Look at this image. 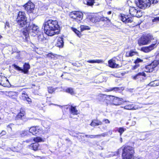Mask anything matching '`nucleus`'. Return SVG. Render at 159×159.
Returning a JSON list of instances; mask_svg holds the SVG:
<instances>
[{"label": "nucleus", "instance_id": "47", "mask_svg": "<svg viewBox=\"0 0 159 159\" xmlns=\"http://www.w3.org/2000/svg\"><path fill=\"white\" fill-rule=\"evenodd\" d=\"M7 27L8 28L10 27V25L9 23L8 22H6V23L5 24V28L6 29Z\"/></svg>", "mask_w": 159, "mask_h": 159}, {"label": "nucleus", "instance_id": "48", "mask_svg": "<svg viewBox=\"0 0 159 159\" xmlns=\"http://www.w3.org/2000/svg\"><path fill=\"white\" fill-rule=\"evenodd\" d=\"M139 66V65L138 64H135V66H134L133 67V69H135Z\"/></svg>", "mask_w": 159, "mask_h": 159}, {"label": "nucleus", "instance_id": "44", "mask_svg": "<svg viewBox=\"0 0 159 159\" xmlns=\"http://www.w3.org/2000/svg\"><path fill=\"white\" fill-rule=\"evenodd\" d=\"M143 61V60L139 58H137L134 61L135 64H138L139 62H141Z\"/></svg>", "mask_w": 159, "mask_h": 159}, {"label": "nucleus", "instance_id": "11", "mask_svg": "<svg viewBox=\"0 0 159 159\" xmlns=\"http://www.w3.org/2000/svg\"><path fill=\"white\" fill-rule=\"evenodd\" d=\"M24 7L28 13L33 12L34 8V5L31 2H29L24 6Z\"/></svg>", "mask_w": 159, "mask_h": 159}, {"label": "nucleus", "instance_id": "20", "mask_svg": "<svg viewBox=\"0 0 159 159\" xmlns=\"http://www.w3.org/2000/svg\"><path fill=\"white\" fill-rule=\"evenodd\" d=\"M137 54L138 53L137 52L131 50L130 51L126 52L125 56L126 57H131Z\"/></svg>", "mask_w": 159, "mask_h": 159}, {"label": "nucleus", "instance_id": "28", "mask_svg": "<svg viewBox=\"0 0 159 159\" xmlns=\"http://www.w3.org/2000/svg\"><path fill=\"white\" fill-rule=\"evenodd\" d=\"M94 0H85L84 3L89 6H92L93 5Z\"/></svg>", "mask_w": 159, "mask_h": 159}, {"label": "nucleus", "instance_id": "50", "mask_svg": "<svg viewBox=\"0 0 159 159\" xmlns=\"http://www.w3.org/2000/svg\"><path fill=\"white\" fill-rule=\"evenodd\" d=\"M139 66V65L138 64H135V66H134L133 67V69H135Z\"/></svg>", "mask_w": 159, "mask_h": 159}, {"label": "nucleus", "instance_id": "21", "mask_svg": "<svg viewBox=\"0 0 159 159\" xmlns=\"http://www.w3.org/2000/svg\"><path fill=\"white\" fill-rule=\"evenodd\" d=\"M107 134H108L107 133H104L101 134H98L97 135H90L89 136L88 138H90L91 139H94L95 138H96L100 137L102 136L104 137L106 136H107Z\"/></svg>", "mask_w": 159, "mask_h": 159}, {"label": "nucleus", "instance_id": "29", "mask_svg": "<svg viewBox=\"0 0 159 159\" xmlns=\"http://www.w3.org/2000/svg\"><path fill=\"white\" fill-rule=\"evenodd\" d=\"M121 88L114 87L110 88L109 89H106V91L109 92L113 91L115 92H118L121 89Z\"/></svg>", "mask_w": 159, "mask_h": 159}, {"label": "nucleus", "instance_id": "60", "mask_svg": "<svg viewBox=\"0 0 159 159\" xmlns=\"http://www.w3.org/2000/svg\"><path fill=\"white\" fill-rule=\"evenodd\" d=\"M63 75H61V76H63Z\"/></svg>", "mask_w": 159, "mask_h": 159}, {"label": "nucleus", "instance_id": "56", "mask_svg": "<svg viewBox=\"0 0 159 159\" xmlns=\"http://www.w3.org/2000/svg\"><path fill=\"white\" fill-rule=\"evenodd\" d=\"M120 142H121H121H122V138H120Z\"/></svg>", "mask_w": 159, "mask_h": 159}, {"label": "nucleus", "instance_id": "9", "mask_svg": "<svg viewBox=\"0 0 159 159\" xmlns=\"http://www.w3.org/2000/svg\"><path fill=\"white\" fill-rule=\"evenodd\" d=\"M130 14L133 16H136L137 17H140L142 16V13L140 10L138 9H136L134 7H130L129 9Z\"/></svg>", "mask_w": 159, "mask_h": 159}, {"label": "nucleus", "instance_id": "41", "mask_svg": "<svg viewBox=\"0 0 159 159\" xmlns=\"http://www.w3.org/2000/svg\"><path fill=\"white\" fill-rule=\"evenodd\" d=\"M124 108L125 109L127 110H132L135 109L134 108V107H133L132 105H127L125 106Z\"/></svg>", "mask_w": 159, "mask_h": 159}, {"label": "nucleus", "instance_id": "23", "mask_svg": "<svg viewBox=\"0 0 159 159\" xmlns=\"http://www.w3.org/2000/svg\"><path fill=\"white\" fill-rule=\"evenodd\" d=\"M39 144L37 143H34L31 144L30 146V148L31 149L36 151L38 150Z\"/></svg>", "mask_w": 159, "mask_h": 159}, {"label": "nucleus", "instance_id": "39", "mask_svg": "<svg viewBox=\"0 0 159 159\" xmlns=\"http://www.w3.org/2000/svg\"><path fill=\"white\" fill-rule=\"evenodd\" d=\"M20 134L21 137H23L26 135L28 134V133L27 131L23 130L22 131H20Z\"/></svg>", "mask_w": 159, "mask_h": 159}, {"label": "nucleus", "instance_id": "13", "mask_svg": "<svg viewBox=\"0 0 159 159\" xmlns=\"http://www.w3.org/2000/svg\"><path fill=\"white\" fill-rule=\"evenodd\" d=\"M41 130L39 129V126H33L31 127L29 129V131L32 133L33 135H35L36 134H39V131Z\"/></svg>", "mask_w": 159, "mask_h": 159}, {"label": "nucleus", "instance_id": "10", "mask_svg": "<svg viewBox=\"0 0 159 159\" xmlns=\"http://www.w3.org/2000/svg\"><path fill=\"white\" fill-rule=\"evenodd\" d=\"M109 17H101L100 16H94L92 17L91 21L93 23H96L97 22L100 23L102 21L105 20H108L109 21L110 20L109 19Z\"/></svg>", "mask_w": 159, "mask_h": 159}, {"label": "nucleus", "instance_id": "1", "mask_svg": "<svg viewBox=\"0 0 159 159\" xmlns=\"http://www.w3.org/2000/svg\"><path fill=\"white\" fill-rule=\"evenodd\" d=\"M16 21L19 26H25L23 31V33L25 36V39L29 37V34L34 37L40 31L39 27L38 25L27 20L26 14L24 12L19 11L18 12Z\"/></svg>", "mask_w": 159, "mask_h": 159}, {"label": "nucleus", "instance_id": "55", "mask_svg": "<svg viewBox=\"0 0 159 159\" xmlns=\"http://www.w3.org/2000/svg\"><path fill=\"white\" fill-rule=\"evenodd\" d=\"M133 154H134V153L133 154V156H132V157L130 159H131L132 158V157H133ZM133 159H139V158H137V157H134V158H133Z\"/></svg>", "mask_w": 159, "mask_h": 159}, {"label": "nucleus", "instance_id": "15", "mask_svg": "<svg viewBox=\"0 0 159 159\" xmlns=\"http://www.w3.org/2000/svg\"><path fill=\"white\" fill-rule=\"evenodd\" d=\"M123 102V99L122 98H120L114 96L113 104L115 105L118 106L120 105Z\"/></svg>", "mask_w": 159, "mask_h": 159}, {"label": "nucleus", "instance_id": "27", "mask_svg": "<svg viewBox=\"0 0 159 159\" xmlns=\"http://www.w3.org/2000/svg\"><path fill=\"white\" fill-rule=\"evenodd\" d=\"M7 80L5 76L0 75V85L4 86V82L5 80Z\"/></svg>", "mask_w": 159, "mask_h": 159}, {"label": "nucleus", "instance_id": "24", "mask_svg": "<svg viewBox=\"0 0 159 159\" xmlns=\"http://www.w3.org/2000/svg\"><path fill=\"white\" fill-rule=\"evenodd\" d=\"M70 113L73 115H77L78 114V110L76 109V107H73L71 106L69 108Z\"/></svg>", "mask_w": 159, "mask_h": 159}, {"label": "nucleus", "instance_id": "31", "mask_svg": "<svg viewBox=\"0 0 159 159\" xmlns=\"http://www.w3.org/2000/svg\"><path fill=\"white\" fill-rule=\"evenodd\" d=\"M87 61L89 63H100L102 62V61L101 60H92Z\"/></svg>", "mask_w": 159, "mask_h": 159}, {"label": "nucleus", "instance_id": "26", "mask_svg": "<svg viewBox=\"0 0 159 159\" xmlns=\"http://www.w3.org/2000/svg\"><path fill=\"white\" fill-rule=\"evenodd\" d=\"M148 85L151 86H155L159 85V80H155L151 82Z\"/></svg>", "mask_w": 159, "mask_h": 159}, {"label": "nucleus", "instance_id": "33", "mask_svg": "<svg viewBox=\"0 0 159 159\" xmlns=\"http://www.w3.org/2000/svg\"><path fill=\"white\" fill-rule=\"evenodd\" d=\"M66 92L70 94L71 95L75 94L73 89L71 88H69L67 89L66 90Z\"/></svg>", "mask_w": 159, "mask_h": 159}, {"label": "nucleus", "instance_id": "42", "mask_svg": "<svg viewBox=\"0 0 159 159\" xmlns=\"http://www.w3.org/2000/svg\"><path fill=\"white\" fill-rule=\"evenodd\" d=\"M152 21L154 24L158 23L159 22V17H154L152 19Z\"/></svg>", "mask_w": 159, "mask_h": 159}, {"label": "nucleus", "instance_id": "22", "mask_svg": "<svg viewBox=\"0 0 159 159\" xmlns=\"http://www.w3.org/2000/svg\"><path fill=\"white\" fill-rule=\"evenodd\" d=\"M141 76H143L145 77L146 76V75L144 72H139L135 75L132 76V77L134 80H136L139 78Z\"/></svg>", "mask_w": 159, "mask_h": 159}, {"label": "nucleus", "instance_id": "40", "mask_svg": "<svg viewBox=\"0 0 159 159\" xmlns=\"http://www.w3.org/2000/svg\"><path fill=\"white\" fill-rule=\"evenodd\" d=\"M12 66L16 70L18 71H21L22 72V69L21 67L15 64H13Z\"/></svg>", "mask_w": 159, "mask_h": 159}, {"label": "nucleus", "instance_id": "61", "mask_svg": "<svg viewBox=\"0 0 159 159\" xmlns=\"http://www.w3.org/2000/svg\"><path fill=\"white\" fill-rule=\"evenodd\" d=\"M1 118L0 117V120H1Z\"/></svg>", "mask_w": 159, "mask_h": 159}, {"label": "nucleus", "instance_id": "52", "mask_svg": "<svg viewBox=\"0 0 159 159\" xmlns=\"http://www.w3.org/2000/svg\"><path fill=\"white\" fill-rule=\"evenodd\" d=\"M6 132L5 131H2V132H1V135H4L6 134Z\"/></svg>", "mask_w": 159, "mask_h": 159}, {"label": "nucleus", "instance_id": "43", "mask_svg": "<svg viewBox=\"0 0 159 159\" xmlns=\"http://www.w3.org/2000/svg\"><path fill=\"white\" fill-rule=\"evenodd\" d=\"M55 90V89L52 87H49L48 88V91L49 93H52Z\"/></svg>", "mask_w": 159, "mask_h": 159}, {"label": "nucleus", "instance_id": "36", "mask_svg": "<svg viewBox=\"0 0 159 159\" xmlns=\"http://www.w3.org/2000/svg\"><path fill=\"white\" fill-rule=\"evenodd\" d=\"M80 30L81 32L86 30H89L90 29V28L88 26L84 25H81L80 26Z\"/></svg>", "mask_w": 159, "mask_h": 159}, {"label": "nucleus", "instance_id": "32", "mask_svg": "<svg viewBox=\"0 0 159 159\" xmlns=\"http://www.w3.org/2000/svg\"><path fill=\"white\" fill-rule=\"evenodd\" d=\"M126 130V129L124 127H120L118 128L117 131L120 133V135L121 136L122 133Z\"/></svg>", "mask_w": 159, "mask_h": 159}, {"label": "nucleus", "instance_id": "4", "mask_svg": "<svg viewBox=\"0 0 159 159\" xmlns=\"http://www.w3.org/2000/svg\"><path fill=\"white\" fill-rule=\"evenodd\" d=\"M25 112L24 108H21L20 112L15 117V120L16 125H23L26 121Z\"/></svg>", "mask_w": 159, "mask_h": 159}, {"label": "nucleus", "instance_id": "17", "mask_svg": "<svg viewBox=\"0 0 159 159\" xmlns=\"http://www.w3.org/2000/svg\"><path fill=\"white\" fill-rule=\"evenodd\" d=\"M115 60L111 59L108 61V64L110 67L111 68H117L119 67V65L116 64Z\"/></svg>", "mask_w": 159, "mask_h": 159}, {"label": "nucleus", "instance_id": "30", "mask_svg": "<svg viewBox=\"0 0 159 159\" xmlns=\"http://www.w3.org/2000/svg\"><path fill=\"white\" fill-rule=\"evenodd\" d=\"M105 99L109 102L113 101V99L114 98V96L111 95H105Z\"/></svg>", "mask_w": 159, "mask_h": 159}, {"label": "nucleus", "instance_id": "49", "mask_svg": "<svg viewBox=\"0 0 159 159\" xmlns=\"http://www.w3.org/2000/svg\"><path fill=\"white\" fill-rule=\"evenodd\" d=\"M139 66V65L138 64H135V66H134L133 67V69H135Z\"/></svg>", "mask_w": 159, "mask_h": 159}, {"label": "nucleus", "instance_id": "57", "mask_svg": "<svg viewBox=\"0 0 159 159\" xmlns=\"http://www.w3.org/2000/svg\"><path fill=\"white\" fill-rule=\"evenodd\" d=\"M89 135H85V136L86 137H87L88 138V136H89Z\"/></svg>", "mask_w": 159, "mask_h": 159}, {"label": "nucleus", "instance_id": "6", "mask_svg": "<svg viewBox=\"0 0 159 159\" xmlns=\"http://www.w3.org/2000/svg\"><path fill=\"white\" fill-rule=\"evenodd\" d=\"M69 16L71 18L75 20L79 23L82 19L83 14L81 12L75 11L70 12L69 14Z\"/></svg>", "mask_w": 159, "mask_h": 159}, {"label": "nucleus", "instance_id": "5", "mask_svg": "<svg viewBox=\"0 0 159 159\" xmlns=\"http://www.w3.org/2000/svg\"><path fill=\"white\" fill-rule=\"evenodd\" d=\"M122 150V157L123 159H130L134 152L133 148L129 146L125 147Z\"/></svg>", "mask_w": 159, "mask_h": 159}, {"label": "nucleus", "instance_id": "3", "mask_svg": "<svg viewBox=\"0 0 159 159\" xmlns=\"http://www.w3.org/2000/svg\"><path fill=\"white\" fill-rule=\"evenodd\" d=\"M45 33L49 36H52L59 34L60 27L56 20H49L45 22L43 25Z\"/></svg>", "mask_w": 159, "mask_h": 159}, {"label": "nucleus", "instance_id": "45", "mask_svg": "<svg viewBox=\"0 0 159 159\" xmlns=\"http://www.w3.org/2000/svg\"><path fill=\"white\" fill-rule=\"evenodd\" d=\"M119 153V151H117L116 152H112L111 154H110V155L112 156H114L117 155Z\"/></svg>", "mask_w": 159, "mask_h": 159}, {"label": "nucleus", "instance_id": "46", "mask_svg": "<svg viewBox=\"0 0 159 159\" xmlns=\"http://www.w3.org/2000/svg\"><path fill=\"white\" fill-rule=\"evenodd\" d=\"M102 121L106 124H109L110 123V121L107 119H104Z\"/></svg>", "mask_w": 159, "mask_h": 159}, {"label": "nucleus", "instance_id": "12", "mask_svg": "<svg viewBox=\"0 0 159 159\" xmlns=\"http://www.w3.org/2000/svg\"><path fill=\"white\" fill-rule=\"evenodd\" d=\"M121 20L125 24L131 23L133 21V18L130 16L121 14L120 18Z\"/></svg>", "mask_w": 159, "mask_h": 159}, {"label": "nucleus", "instance_id": "35", "mask_svg": "<svg viewBox=\"0 0 159 159\" xmlns=\"http://www.w3.org/2000/svg\"><path fill=\"white\" fill-rule=\"evenodd\" d=\"M148 3H149V7L152 4H155L159 2V0H148Z\"/></svg>", "mask_w": 159, "mask_h": 159}, {"label": "nucleus", "instance_id": "54", "mask_svg": "<svg viewBox=\"0 0 159 159\" xmlns=\"http://www.w3.org/2000/svg\"><path fill=\"white\" fill-rule=\"evenodd\" d=\"M106 128L104 126H102L101 129H103V130H105L106 129Z\"/></svg>", "mask_w": 159, "mask_h": 159}, {"label": "nucleus", "instance_id": "7", "mask_svg": "<svg viewBox=\"0 0 159 159\" xmlns=\"http://www.w3.org/2000/svg\"><path fill=\"white\" fill-rule=\"evenodd\" d=\"M134 2L136 6L141 9H144L149 7V3L147 0H135Z\"/></svg>", "mask_w": 159, "mask_h": 159}, {"label": "nucleus", "instance_id": "19", "mask_svg": "<svg viewBox=\"0 0 159 159\" xmlns=\"http://www.w3.org/2000/svg\"><path fill=\"white\" fill-rule=\"evenodd\" d=\"M102 122L97 120H92L90 125L93 127H95L96 126L102 125Z\"/></svg>", "mask_w": 159, "mask_h": 159}, {"label": "nucleus", "instance_id": "18", "mask_svg": "<svg viewBox=\"0 0 159 159\" xmlns=\"http://www.w3.org/2000/svg\"><path fill=\"white\" fill-rule=\"evenodd\" d=\"M30 68V66L29 63H25L24 65V69H22V72L25 74L28 73L29 70Z\"/></svg>", "mask_w": 159, "mask_h": 159}, {"label": "nucleus", "instance_id": "8", "mask_svg": "<svg viewBox=\"0 0 159 159\" xmlns=\"http://www.w3.org/2000/svg\"><path fill=\"white\" fill-rule=\"evenodd\" d=\"M159 65V60H155L151 63L146 66L145 71L147 72H152L154 68Z\"/></svg>", "mask_w": 159, "mask_h": 159}, {"label": "nucleus", "instance_id": "38", "mask_svg": "<svg viewBox=\"0 0 159 159\" xmlns=\"http://www.w3.org/2000/svg\"><path fill=\"white\" fill-rule=\"evenodd\" d=\"M33 140L36 143H38L43 141V139H42V138L39 137H37L36 138H34L33 139Z\"/></svg>", "mask_w": 159, "mask_h": 159}, {"label": "nucleus", "instance_id": "14", "mask_svg": "<svg viewBox=\"0 0 159 159\" xmlns=\"http://www.w3.org/2000/svg\"><path fill=\"white\" fill-rule=\"evenodd\" d=\"M21 98L23 100H26L29 104H30L32 102L31 99L25 91H23L22 93Z\"/></svg>", "mask_w": 159, "mask_h": 159}, {"label": "nucleus", "instance_id": "25", "mask_svg": "<svg viewBox=\"0 0 159 159\" xmlns=\"http://www.w3.org/2000/svg\"><path fill=\"white\" fill-rule=\"evenodd\" d=\"M37 35H38V39L39 41L42 42L45 39L43 36V32L40 31L39 33H38Z\"/></svg>", "mask_w": 159, "mask_h": 159}, {"label": "nucleus", "instance_id": "34", "mask_svg": "<svg viewBox=\"0 0 159 159\" xmlns=\"http://www.w3.org/2000/svg\"><path fill=\"white\" fill-rule=\"evenodd\" d=\"M8 95L12 98H15L16 97V93L14 92L11 91L9 92Z\"/></svg>", "mask_w": 159, "mask_h": 159}, {"label": "nucleus", "instance_id": "16", "mask_svg": "<svg viewBox=\"0 0 159 159\" xmlns=\"http://www.w3.org/2000/svg\"><path fill=\"white\" fill-rule=\"evenodd\" d=\"M56 46L60 48H62L64 46L63 39L62 37H59L57 40Z\"/></svg>", "mask_w": 159, "mask_h": 159}, {"label": "nucleus", "instance_id": "51", "mask_svg": "<svg viewBox=\"0 0 159 159\" xmlns=\"http://www.w3.org/2000/svg\"><path fill=\"white\" fill-rule=\"evenodd\" d=\"M107 14L109 16H112V15H111V11H109L107 12Z\"/></svg>", "mask_w": 159, "mask_h": 159}, {"label": "nucleus", "instance_id": "2", "mask_svg": "<svg viewBox=\"0 0 159 159\" xmlns=\"http://www.w3.org/2000/svg\"><path fill=\"white\" fill-rule=\"evenodd\" d=\"M138 42L140 46L146 45L152 43L149 46L143 47L141 48V50L145 52H148L153 50L157 47L159 43L157 40L154 38L153 36L150 34L142 36Z\"/></svg>", "mask_w": 159, "mask_h": 159}, {"label": "nucleus", "instance_id": "59", "mask_svg": "<svg viewBox=\"0 0 159 159\" xmlns=\"http://www.w3.org/2000/svg\"><path fill=\"white\" fill-rule=\"evenodd\" d=\"M132 89H129V91H131L132 90Z\"/></svg>", "mask_w": 159, "mask_h": 159}, {"label": "nucleus", "instance_id": "37", "mask_svg": "<svg viewBox=\"0 0 159 159\" xmlns=\"http://www.w3.org/2000/svg\"><path fill=\"white\" fill-rule=\"evenodd\" d=\"M71 29L72 30L77 34V35L79 37H81V35L80 31L75 28H72Z\"/></svg>", "mask_w": 159, "mask_h": 159}, {"label": "nucleus", "instance_id": "58", "mask_svg": "<svg viewBox=\"0 0 159 159\" xmlns=\"http://www.w3.org/2000/svg\"><path fill=\"white\" fill-rule=\"evenodd\" d=\"M1 38H2V36L0 35V39H1Z\"/></svg>", "mask_w": 159, "mask_h": 159}, {"label": "nucleus", "instance_id": "53", "mask_svg": "<svg viewBox=\"0 0 159 159\" xmlns=\"http://www.w3.org/2000/svg\"><path fill=\"white\" fill-rule=\"evenodd\" d=\"M12 125H13V124H9V125H8L7 127L8 128H11V126H12Z\"/></svg>", "mask_w": 159, "mask_h": 159}]
</instances>
